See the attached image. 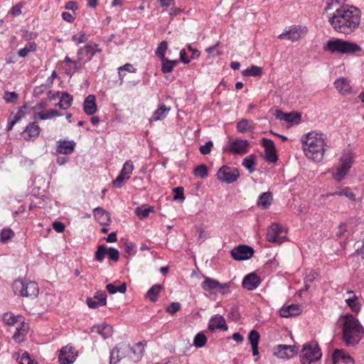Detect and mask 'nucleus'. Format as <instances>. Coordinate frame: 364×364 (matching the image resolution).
<instances>
[{"instance_id":"obj_1","label":"nucleus","mask_w":364,"mask_h":364,"mask_svg":"<svg viewBox=\"0 0 364 364\" xmlns=\"http://www.w3.org/2000/svg\"><path fill=\"white\" fill-rule=\"evenodd\" d=\"M326 12L329 23L338 33L349 34L360 24V12L354 6L338 4V6H332Z\"/></svg>"},{"instance_id":"obj_2","label":"nucleus","mask_w":364,"mask_h":364,"mask_svg":"<svg viewBox=\"0 0 364 364\" xmlns=\"http://www.w3.org/2000/svg\"><path fill=\"white\" fill-rule=\"evenodd\" d=\"M305 156L314 161H321L326 151V137L322 133L309 132L301 138Z\"/></svg>"},{"instance_id":"obj_3","label":"nucleus","mask_w":364,"mask_h":364,"mask_svg":"<svg viewBox=\"0 0 364 364\" xmlns=\"http://www.w3.org/2000/svg\"><path fill=\"white\" fill-rule=\"evenodd\" d=\"M362 330V326L355 317L352 315L346 316L343 326V338L346 346L357 344L360 340Z\"/></svg>"},{"instance_id":"obj_4","label":"nucleus","mask_w":364,"mask_h":364,"mask_svg":"<svg viewBox=\"0 0 364 364\" xmlns=\"http://www.w3.org/2000/svg\"><path fill=\"white\" fill-rule=\"evenodd\" d=\"M323 50L332 53L349 54L360 51L361 48L353 42L346 41L340 38H332L328 40L323 46Z\"/></svg>"},{"instance_id":"obj_5","label":"nucleus","mask_w":364,"mask_h":364,"mask_svg":"<svg viewBox=\"0 0 364 364\" xmlns=\"http://www.w3.org/2000/svg\"><path fill=\"white\" fill-rule=\"evenodd\" d=\"M354 155L349 149H344L339 159L340 166L336 169L333 173V178L337 181L343 180L349 172L353 164Z\"/></svg>"},{"instance_id":"obj_6","label":"nucleus","mask_w":364,"mask_h":364,"mask_svg":"<svg viewBox=\"0 0 364 364\" xmlns=\"http://www.w3.org/2000/svg\"><path fill=\"white\" fill-rule=\"evenodd\" d=\"M12 287L14 294L21 296L35 298L38 294V286L34 282L16 280Z\"/></svg>"},{"instance_id":"obj_7","label":"nucleus","mask_w":364,"mask_h":364,"mask_svg":"<svg viewBox=\"0 0 364 364\" xmlns=\"http://www.w3.org/2000/svg\"><path fill=\"white\" fill-rule=\"evenodd\" d=\"M322 356L318 344L316 341H311L304 345L300 354V360L302 364H310L318 360Z\"/></svg>"},{"instance_id":"obj_8","label":"nucleus","mask_w":364,"mask_h":364,"mask_svg":"<svg viewBox=\"0 0 364 364\" xmlns=\"http://www.w3.org/2000/svg\"><path fill=\"white\" fill-rule=\"evenodd\" d=\"M287 238L286 230L277 223H272L267 232V240L277 244L282 243Z\"/></svg>"},{"instance_id":"obj_9","label":"nucleus","mask_w":364,"mask_h":364,"mask_svg":"<svg viewBox=\"0 0 364 364\" xmlns=\"http://www.w3.org/2000/svg\"><path fill=\"white\" fill-rule=\"evenodd\" d=\"M240 176V172L237 168L223 166L217 173V178L221 182L232 183L235 182Z\"/></svg>"},{"instance_id":"obj_10","label":"nucleus","mask_w":364,"mask_h":364,"mask_svg":"<svg viewBox=\"0 0 364 364\" xmlns=\"http://www.w3.org/2000/svg\"><path fill=\"white\" fill-rule=\"evenodd\" d=\"M132 350V347L129 343H120L117 344L111 351L109 363L117 364L120 360L125 358Z\"/></svg>"},{"instance_id":"obj_11","label":"nucleus","mask_w":364,"mask_h":364,"mask_svg":"<svg viewBox=\"0 0 364 364\" xmlns=\"http://www.w3.org/2000/svg\"><path fill=\"white\" fill-rule=\"evenodd\" d=\"M133 169L132 161H127L118 176L113 181V185L117 188H121L124 185V181L130 178Z\"/></svg>"},{"instance_id":"obj_12","label":"nucleus","mask_w":364,"mask_h":364,"mask_svg":"<svg viewBox=\"0 0 364 364\" xmlns=\"http://www.w3.org/2000/svg\"><path fill=\"white\" fill-rule=\"evenodd\" d=\"M298 350L296 346L278 345L274 349V355L280 358H290L296 355Z\"/></svg>"},{"instance_id":"obj_13","label":"nucleus","mask_w":364,"mask_h":364,"mask_svg":"<svg viewBox=\"0 0 364 364\" xmlns=\"http://www.w3.org/2000/svg\"><path fill=\"white\" fill-rule=\"evenodd\" d=\"M253 254V249L247 245H240L231 251L232 257L238 261L248 259L252 257Z\"/></svg>"},{"instance_id":"obj_14","label":"nucleus","mask_w":364,"mask_h":364,"mask_svg":"<svg viewBox=\"0 0 364 364\" xmlns=\"http://www.w3.org/2000/svg\"><path fill=\"white\" fill-rule=\"evenodd\" d=\"M250 143L246 139H235L230 141L228 150L236 154L242 155L247 153Z\"/></svg>"},{"instance_id":"obj_15","label":"nucleus","mask_w":364,"mask_h":364,"mask_svg":"<svg viewBox=\"0 0 364 364\" xmlns=\"http://www.w3.org/2000/svg\"><path fill=\"white\" fill-rule=\"evenodd\" d=\"M101 51L102 50L98 48L97 44H95L94 46L87 44L78 50L77 54L78 56V60H82L85 57L89 55L86 61H90L96 53H100Z\"/></svg>"},{"instance_id":"obj_16","label":"nucleus","mask_w":364,"mask_h":364,"mask_svg":"<svg viewBox=\"0 0 364 364\" xmlns=\"http://www.w3.org/2000/svg\"><path fill=\"white\" fill-rule=\"evenodd\" d=\"M306 31H303V29L299 26H291L290 28L282 33L279 36V38L281 40H289L291 41H296L301 38V34L304 33Z\"/></svg>"},{"instance_id":"obj_17","label":"nucleus","mask_w":364,"mask_h":364,"mask_svg":"<svg viewBox=\"0 0 364 364\" xmlns=\"http://www.w3.org/2000/svg\"><path fill=\"white\" fill-rule=\"evenodd\" d=\"M201 287L204 291H210L217 289L220 292L224 294L223 289L228 287L227 284H220L218 280L210 277H205L204 281L201 283Z\"/></svg>"},{"instance_id":"obj_18","label":"nucleus","mask_w":364,"mask_h":364,"mask_svg":"<svg viewBox=\"0 0 364 364\" xmlns=\"http://www.w3.org/2000/svg\"><path fill=\"white\" fill-rule=\"evenodd\" d=\"M60 364H71L75 360L74 348L72 346H66L60 350L58 355Z\"/></svg>"},{"instance_id":"obj_19","label":"nucleus","mask_w":364,"mask_h":364,"mask_svg":"<svg viewBox=\"0 0 364 364\" xmlns=\"http://www.w3.org/2000/svg\"><path fill=\"white\" fill-rule=\"evenodd\" d=\"M228 328L225 318L219 315L216 314L214 316L211 317L208 323V329L210 331H214L215 330H223L227 331Z\"/></svg>"},{"instance_id":"obj_20","label":"nucleus","mask_w":364,"mask_h":364,"mask_svg":"<svg viewBox=\"0 0 364 364\" xmlns=\"http://www.w3.org/2000/svg\"><path fill=\"white\" fill-rule=\"evenodd\" d=\"M333 364L342 361L345 364L354 363L353 358L342 349H336L332 354Z\"/></svg>"},{"instance_id":"obj_21","label":"nucleus","mask_w":364,"mask_h":364,"mask_svg":"<svg viewBox=\"0 0 364 364\" xmlns=\"http://www.w3.org/2000/svg\"><path fill=\"white\" fill-rule=\"evenodd\" d=\"M261 283L260 278L255 273H250L247 274L242 281V286L247 290H254Z\"/></svg>"},{"instance_id":"obj_22","label":"nucleus","mask_w":364,"mask_h":364,"mask_svg":"<svg viewBox=\"0 0 364 364\" xmlns=\"http://www.w3.org/2000/svg\"><path fill=\"white\" fill-rule=\"evenodd\" d=\"M57 144L56 151L60 154L69 155L73 152L75 147L74 141L59 140Z\"/></svg>"},{"instance_id":"obj_23","label":"nucleus","mask_w":364,"mask_h":364,"mask_svg":"<svg viewBox=\"0 0 364 364\" xmlns=\"http://www.w3.org/2000/svg\"><path fill=\"white\" fill-rule=\"evenodd\" d=\"M302 311L301 307L298 304H291L283 306L279 310V315L282 317L288 318L299 315Z\"/></svg>"},{"instance_id":"obj_24","label":"nucleus","mask_w":364,"mask_h":364,"mask_svg":"<svg viewBox=\"0 0 364 364\" xmlns=\"http://www.w3.org/2000/svg\"><path fill=\"white\" fill-rule=\"evenodd\" d=\"M24 132L27 134V136L24 137L25 140H35L40 134L41 128L36 122H33L26 126Z\"/></svg>"},{"instance_id":"obj_25","label":"nucleus","mask_w":364,"mask_h":364,"mask_svg":"<svg viewBox=\"0 0 364 364\" xmlns=\"http://www.w3.org/2000/svg\"><path fill=\"white\" fill-rule=\"evenodd\" d=\"M84 112L87 115H92L97 112V105L95 96L89 95L84 100L83 102Z\"/></svg>"},{"instance_id":"obj_26","label":"nucleus","mask_w":364,"mask_h":364,"mask_svg":"<svg viewBox=\"0 0 364 364\" xmlns=\"http://www.w3.org/2000/svg\"><path fill=\"white\" fill-rule=\"evenodd\" d=\"M275 116L277 119L280 120H284L289 123L295 124H297L300 121L301 118V115L298 113H284L281 110H277Z\"/></svg>"},{"instance_id":"obj_27","label":"nucleus","mask_w":364,"mask_h":364,"mask_svg":"<svg viewBox=\"0 0 364 364\" xmlns=\"http://www.w3.org/2000/svg\"><path fill=\"white\" fill-rule=\"evenodd\" d=\"M95 219L103 225H108L111 221L109 213L102 208H96L93 211Z\"/></svg>"},{"instance_id":"obj_28","label":"nucleus","mask_w":364,"mask_h":364,"mask_svg":"<svg viewBox=\"0 0 364 364\" xmlns=\"http://www.w3.org/2000/svg\"><path fill=\"white\" fill-rule=\"evenodd\" d=\"M347 294L350 295V296L346 299V304L353 312L358 313L360 310V305L358 296L353 291H348Z\"/></svg>"},{"instance_id":"obj_29","label":"nucleus","mask_w":364,"mask_h":364,"mask_svg":"<svg viewBox=\"0 0 364 364\" xmlns=\"http://www.w3.org/2000/svg\"><path fill=\"white\" fill-rule=\"evenodd\" d=\"M170 109L171 108L166 107L165 105H161L160 107L153 113L149 119L150 122H156L164 119L167 116Z\"/></svg>"},{"instance_id":"obj_30","label":"nucleus","mask_w":364,"mask_h":364,"mask_svg":"<svg viewBox=\"0 0 364 364\" xmlns=\"http://www.w3.org/2000/svg\"><path fill=\"white\" fill-rule=\"evenodd\" d=\"M272 202V194L270 192L262 193L257 200V205L259 208L264 210L268 208Z\"/></svg>"},{"instance_id":"obj_31","label":"nucleus","mask_w":364,"mask_h":364,"mask_svg":"<svg viewBox=\"0 0 364 364\" xmlns=\"http://www.w3.org/2000/svg\"><path fill=\"white\" fill-rule=\"evenodd\" d=\"M28 325L26 324L23 321H21V324L16 328L15 333L13 335V338L16 343H21L23 341V336L28 332Z\"/></svg>"},{"instance_id":"obj_32","label":"nucleus","mask_w":364,"mask_h":364,"mask_svg":"<svg viewBox=\"0 0 364 364\" xmlns=\"http://www.w3.org/2000/svg\"><path fill=\"white\" fill-rule=\"evenodd\" d=\"M334 85L340 93L345 95L350 92L351 87L350 83L346 79L343 77H341L336 80Z\"/></svg>"},{"instance_id":"obj_33","label":"nucleus","mask_w":364,"mask_h":364,"mask_svg":"<svg viewBox=\"0 0 364 364\" xmlns=\"http://www.w3.org/2000/svg\"><path fill=\"white\" fill-rule=\"evenodd\" d=\"M92 331L98 333L104 338H107L112 334V327L107 324L98 325L92 328Z\"/></svg>"},{"instance_id":"obj_34","label":"nucleus","mask_w":364,"mask_h":364,"mask_svg":"<svg viewBox=\"0 0 364 364\" xmlns=\"http://www.w3.org/2000/svg\"><path fill=\"white\" fill-rule=\"evenodd\" d=\"M58 116H61V114L60 112H58L55 109H50L45 113L37 112L33 115V118L35 121H36L38 119L45 120V119H51L54 117H58Z\"/></svg>"},{"instance_id":"obj_35","label":"nucleus","mask_w":364,"mask_h":364,"mask_svg":"<svg viewBox=\"0 0 364 364\" xmlns=\"http://www.w3.org/2000/svg\"><path fill=\"white\" fill-rule=\"evenodd\" d=\"M242 164L250 173H253L255 171L256 156L254 154L248 155L242 160Z\"/></svg>"},{"instance_id":"obj_36","label":"nucleus","mask_w":364,"mask_h":364,"mask_svg":"<svg viewBox=\"0 0 364 364\" xmlns=\"http://www.w3.org/2000/svg\"><path fill=\"white\" fill-rule=\"evenodd\" d=\"M163 287L160 284L153 285L149 291L146 292V298L149 299L152 302H155L158 299V295Z\"/></svg>"},{"instance_id":"obj_37","label":"nucleus","mask_w":364,"mask_h":364,"mask_svg":"<svg viewBox=\"0 0 364 364\" xmlns=\"http://www.w3.org/2000/svg\"><path fill=\"white\" fill-rule=\"evenodd\" d=\"M160 60L161 61V71L163 73H171L173 70V67L178 63V60H169L166 57Z\"/></svg>"},{"instance_id":"obj_38","label":"nucleus","mask_w":364,"mask_h":364,"mask_svg":"<svg viewBox=\"0 0 364 364\" xmlns=\"http://www.w3.org/2000/svg\"><path fill=\"white\" fill-rule=\"evenodd\" d=\"M346 196L350 200H355V194L348 187H346L343 188H339L338 190H336L335 192L326 195V196Z\"/></svg>"},{"instance_id":"obj_39","label":"nucleus","mask_w":364,"mask_h":364,"mask_svg":"<svg viewBox=\"0 0 364 364\" xmlns=\"http://www.w3.org/2000/svg\"><path fill=\"white\" fill-rule=\"evenodd\" d=\"M253 128L252 122L247 119H243L237 124V131L240 133H245Z\"/></svg>"},{"instance_id":"obj_40","label":"nucleus","mask_w":364,"mask_h":364,"mask_svg":"<svg viewBox=\"0 0 364 364\" xmlns=\"http://www.w3.org/2000/svg\"><path fill=\"white\" fill-rule=\"evenodd\" d=\"M262 73V68L256 65H251L250 68L242 71L244 76H260Z\"/></svg>"},{"instance_id":"obj_41","label":"nucleus","mask_w":364,"mask_h":364,"mask_svg":"<svg viewBox=\"0 0 364 364\" xmlns=\"http://www.w3.org/2000/svg\"><path fill=\"white\" fill-rule=\"evenodd\" d=\"M3 320L6 324L9 326H13L18 321L21 322V321L22 320V316H16L11 313H6L3 316Z\"/></svg>"},{"instance_id":"obj_42","label":"nucleus","mask_w":364,"mask_h":364,"mask_svg":"<svg viewBox=\"0 0 364 364\" xmlns=\"http://www.w3.org/2000/svg\"><path fill=\"white\" fill-rule=\"evenodd\" d=\"M36 50V44L33 42L28 43L23 48L18 50V54L21 58L26 57L29 53Z\"/></svg>"},{"instance_id":"obj_43","label":"nucleus","mask_w":364,"mask_h":364,"mask_svg":"<svg viewBox=\"0 0 364 364\" xmlns=\"http://www.w3.org/2000/svg\"><path fill=\"white\" fill-rule=\"evenodd\" d=\"M17 360L19 364H37V363L31 360L29 354L26 351L18 352Z\"/></svg>"},{"instance_id":"obj_44","label":"nucleus","mask_w":364,"mask_h":364,"mask_svg":"<svg viewBox=\"0 0 364 364\" xmlns=\"http://www.w3.org/2000/svg\"><path fill=\"white\" fill-rule=\"evenodd\" d=\"M106 289L111 294H115L117 291L124 294L127 291V284L124 282L119 287H117L113 284H108L106 286Z\"/></svg>"},{"instance_id":"obj_45","label":"nucleus","mask_w":364,"mask_h":364,"mask_svg":"<svg viewBox=\"0 0 364 364\" xmlns=\"http://www.w3.org/2000/svg\"><path fill=\"white\" fill-rule=\"evenodd\" d=\"M107 254V248L105 245H100L95 254V258L97 262H102Z\"/></svg>"},{"instance_id":"obj_46","label":"nucleus","mask_w":364,"mask_h":364,"mask_svg":"<svg viewBox=\"0 0 364 364\" xmlns=\"http://www.w3.org/2000/svg\"><path fill=\"white\" fill-rule=\"evenodd\" d=\"M168 49V43L166 41H161L158 46L155 54L160 59L165 58L166 52Z\"/></svg>"},{"instance_id":"obj_47","label":"nucleus","mask_w":364,"mask_h":364,"mask_svg":"<svg viewBox=\"0 0 364 364\" xmlns=\"http://www.w3.org/2000/svg\"><path fill=\"white\" fill-rule=\"evenodd\" d=\"M152 212H154V208L152 206H149L145 208L137 207L135 209V213L140 219L147 218L149 213Z\"/></svg>"},{"instance_id":"obj_48","label":"nucleus","mask_w":364,"mask_h":364,"mask_svg":"<svg viewBox=\"0 0 364 364\" xmlns=\"http://www.w3.org/2000/svg\"><path fill=\"white\" fill-rule=\"evenodd\" d=\"M207 342V338L203 333H198L193 339V345L197 348L203 347Z\"/></svg>"},{"instance_id":"obj_49","label":"nucleus","mask_w":364,"mask_h":364,"mask_svg":"<svg viewBox=\"0 0 364 364\" xmlns=\"http://www.w3.org/2000/svg\"><path fill=\"white\" fill-rule=\"evenodd\" d=\"M194 174L197 177H200L201 178H205L208 175L207 166L204 164L198 166L194 169Z\"/></svg>"},{"instance_id":"obj_50","label":"nucleus","mask_w":364,"mask_h":364,"mask_svg":"<svg viewBox=\"0 0 364 364\" xmlns=\"http://www.w3.org/2000/svg\"><path fill=\"white\" fill-rule=\"evenodd\" d=\"M260 338L259 332L256 330H252L249 333L248 340L251 346L258 345Z\"/></svg>"},{"instance_id":"obj_51","label":"nucleus","mask_w":364,"mask_h":364,"mask_svg":"<svg viewBox=\"0 0 364 364\" xmlns=\"http://www.w3.org/2000/svg\"><path fill=\"white\" fill-rule=\"evenodd\" d=\"M73 100V96L68 92H63L60 98V101L63 103L65 108H69L71 106Z\"/></svg>"},{"instance_id":"obj_52","label":"nucleus","mask_w":364,"mask_h":364,"mask_svg":"<svg viewBox=\"0 0 364 364\" xmlns=\"http://www.w3.org/2000/svg\"><path fill=\"white\" fill-rule=\"evenodd\" d=\"M14 235V232L11 229H4L1 232L0 238L3 242H6Z\"/></svg>"},{"instance_id":"obj_53","label":"nucleus","mask_w":364,"mask_h":364,"mask_svg":"<svg viewBox=\"0 0 364 364\" xmlns=\"http://www.w3.org/2000/svg\"><path fill=\"white\" fill-rule=\"evenodd\" d=\"M265 159L270 163L276 162L278 159L276 149L265 151Z\"/></svg>"},{"instance_id":"obj_54","label":"nucleus","mask_w":364,"mask_h":364,"mask_svg":"<svg viewBox=\"0 0 364 364\" xmlns=\"http://www.w3.org/2000/svg\"><path fill=\"white\" fill-rule=\"evenodd\" d=\"M94 299L100 301V304L106 305L107 304V294L105 291H97L94 296Z\"/></svg>"},{"instance_id":"obj_55","label":"nucleus","mask_w":364,"mask_h":364,"mask_svg":"<svg viewBox=\"0 0 364 364\" xmlns=\"http://www.w3.org/2000/svg\"><path fill=\"white\" fill-rule=\"evenodd\" d=\"M109 259L114 261L117 262L119 258V251L113 247L107 248V254Z\"/></svg>"},{"instance_id":"obj_56","label":"nucleus","mask_w":364,"mask_h":364,"mask_svg":"<svg viewBox=\"0 0 364 364\" xmlns=\"http://www.w3.org/2000/svg\"><path fill=\"white\" fill-rule=\"evenodd\" d=\"M181 305L179 302H172L166 308V312L173 315L181 309Z\"/></svg>"},{"instance_id":"obj_57","label":"nucleus","mask_w":364,"mask_h":364,"mask_svg":"<svg viewBox=\"0 0 364 364\" xmlns=\"http://www.w3.org/2000/svg\"><path fill=\"white\" fill-rule=\"evenodd\" d=\"M173 191L174 193L173 200H183L185 199L184 195H183V188L181 186L176 187L173 189Z\"/></svg>"},{"instance_id":"obj_58","label":"nucleus","mask_w":364,"mask_h":364,"mask_svg":"<svg viewBox=\"0 0 364 364\" xmlns=\"http://www.w3.org/2000/svg\"><path fill=\"white\" fill-rule=\"evenodd\" d=\"M213 146V142L211 141H208L204 145H202L200 146V149H199L200 152L203 155H207V154H210Z\"/></svg>"},{"instance_id":"obj_59","label":"nucleus","mask_w":364,"mask_h":364,"mask_svg":"<svg viewBox=\"0 0 364 364\" xmlns=\"http://www.w3.org/2000/svg\"><path fill=\"white\" fill-rule=\"evenodd\" d=\"M262 144L264 148V151L275 149L274 143L272 139L263 138L262 140Z\"/></svg>"},{"instance_id":"obj_60","label":"nucleus","mask_w":364,"mask_h":364,"mask_svg":"<svg viewBox=\"0 0 364 364\" xmlns=\"http://www.w3.org/2000/svg\"><path fill=\"white\" fill-rule=\"evenodd\" d=\"M220 43L218 42L213 46L209 47L205 49V51L208 53L209 56L215 57L220 55V52L216 50L217 47L219 46Z\"/></svg>"},{"instance_id":"obj_61","label":"nucleus","mask_w":364,"mask_h":364,"mask_svg":"<svg viewBox=\"0 0 364 364\" xmlns=\"http://www.w3.org/2000/svg\"><path fill=\"white\" fill-rule=\"evenodd\" d=\"M73 41L77 44L85 43L87 41V37L84 33H80L79 36L75 35L72 38Z\"/></svg>"},{"instance_id":"obj_62","label":"nucleus","mask_w":364,"mask_h":364,"mask_svg":"<svg viewBox=\"0 0 364 364\" xmlns=\"http://www.w3.org/2000/svg\"><path fill=\"white\" fill-rule=\"evenodd\" d=\"M4 98L6 102H11L18 98V94L16 92H6Z\"/></svg>"},{"instance_id":"obj_63","label":"nucleus","mask_w":364,"mask_h":364,"mask_svg":"<svg viewBox=\"0 0 364 364\" xmlns=\"http://www.w3.org/2000/svg\"><path fill=\"white\" fill-rule=\"evenodd\" d=\"M318 277V274L316 272L312 271L306 277L304 283H311Z\"/></svg>"},{"instance_id":"obj_64","label":"nucleus","mask_w":364,"mask_h":364,"mask_svg":"<svg viewBox=\"0 0 364 364\" xmlns=\"http://www.w3.org/2000/svg\"><path fill=\"white\" fill-rule=\"evenodd\" d=\"M53 228L57 232H63L65 230V225L63 223L60 221H55L53 223Z\"/></svg>"}]
</instances>
